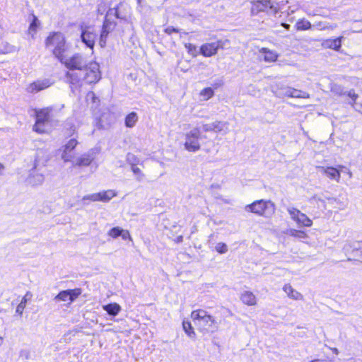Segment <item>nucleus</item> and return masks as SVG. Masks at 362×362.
<instances>
[{
	"mask_svg": "<svg viewBox=\"0 0 362 362\" xmlns=\"http://www.w3.org/2000/svg\"><path fill=\"white\" fill-rule=\"evenodd\" d=\"M182 327L185 332L189 338L195 339L196 333L190 322L184 320L182 322Z\"/></svg>",
	"mask_w": 362,
	"mask_h": 362,
	"instance_id": "obj_25",
	"label": "nucleus"
},
{
	"mask_svg": "<svg viewBox=\"0 0 362 362\" xmlns=\"http://www.w3.org/2000/svg\"><path fill=\"white\" fill-rule=\"evenodd\" d=\"M182 236H179V237L177 238V241H178V242H180V241H182Z\"/></svg>",
	"mask_w": 362,
	"mask_h": 362,
	"instance_id": "obj_54",
	"label": "nucleus"
},
{
	"mask_svg": "<svg viewBox=\"0 0 362 362\" xmlns=\"http://www.w3.org/2000/svg\"><path fill=\"white\" fill-rule=\"evenodd\" d=\"M73 127L74 126H71V129H72ZM74 132H75V129H71V132H70L69 134H72Z\"/></svg>",
	"mask_w": 362,
	"mask_h": 362,
	"instance_id": "obj_55",
	"label": "nucleus"
},
{
	"mask_svg": "<svg viewBox=\"0 0 362 362\" xmlns=\"http://www.w3.org/2000/svg\"><path fill=\"white\" fill-rule=\"evenodd\" d=\"M297 223L300 226L310 227L312 226L313 221L305 214L300 212V218H298V221Z\"/></svg>",
	"mask_w": 362,
	"mask_h": 362,
	"instance_id": "obj_30",
	"label": "nucleus"
},
{
	"mask_svg": "<svg viewBox=\"0 0 362 362\" xmlns=\"http://www.w3.org/2000/svg\"><path fill=\"white\" fill-rule=\"evenodd\" d=\"M202 130L204 132H214V122L203 124Z\"/></svg>",
	"mask_w": 362,
	"mask_h": 362,
	"instance_id": "obj_45",
	"label": "nucleus"
},
{
	"mask_svg": "<svg viewBox=\"0 0 362 362\" xmlns=\"http://www.w3.org/2000/svg\"><path fill=\"white\" fill-rule=\"evenodd\" d=\"M242 302L249 306L256 304V297L251 291H245L240 296Z\"/></svg>",
	"mask_w": 362,
	"mask_h": 362,
	"instance_id": "obj_18",
	"label": "nucleus"
},
{
	"mask_svg": "<svg viewBox=\"0 0 362 362\" xmlns=\"http://www.w3.org/2000/svg\"><path fill=\"white\" fill-rule=\"evenodd\" d=\"M103 309L110 315L115 317L121 311V306L116 303H113L103 305Z\"/></svg>",
	"mask_w": 362,
	"mask_h": 362,
	"instance_id": "obj_19",
	"label": "nucleus"
},
{
	"mask_svg": "<svg viewBox=\"0 0 362 362\" xmlns=\"http://www.w3.org/2000/svg\"><path fill=\"white\" fill-rule=\"evenodd\" d=\"M325 174H326L329 178L339 181L340 179V172L334 167H320V168Z\"/></svg>",
	"mask_w": 362,
	"mask_h": 362,
	"instance_id": "obj_17",
	"label": "nucleus"
},
{
	"mask_svg": "<svg viewBox=\"0 0 362 362\" xmlns=\"http://www.w3.org/2000/svg\"><path fill=\"white\" fill-rule=\"evenodd\" d=\"M59 62L64 64L70 71H72L71 72H74V71L75 70L78 71V74L88 64L86 58L80 54H75L69 58L64 56L63 60Z\"/></svg>",
	"mask_w": 362,
	"mask_h": 362,
	"instance_id": "obj_8",
	"label": "nucleus"
},
{
	"mask_svg": "<svg viewBox=\"0 0 362 362\" xmlns=\"http://www.w3.org/2000/svg\"><path fill=\"white\" fill-rule=\"evenodd\" d=\"M78 141L76 139H70L64 146L62 153V158L64 162H71L74 158L72 151L76 148Z\"/></svg>",
	"mask_w": 362,
	"mask_h": 362,
	"instance_id": "obj_14",
	"label": "nucleus"
},
{
	"mask_svg": "<svg viewBox=\"0 0 362 362\" xmlns=\"http://www.w3.org/2000/svg\"><path fill=\"white\" fill-rule=\"evenodd\" d=\"M138 3L140 4L141 2V0H137Z\"/></svg>",
	"mask_w": 362,
	"mask_h": 362,
	"instance_id": "obj_58",
	"label": "nucleus"
},
{
	"mask_svg": "<svg viewBox=\"0 0 362 362\" xmlns=\"http://www.w3.org/2000/svg\"><path fill=\"white\" fill-rule=\"evenodd\" d=\"M293 95L292 98H309L310 94L307 92L303 91L301 90L296 89L292 88Z\"/></svg>",
	"mask_w": 362,
	"mask_h": 362,
	"instance_id": "obj_32",
	"label": "nucleus"
},
{
	"mask_svg": "<svg viewBox=\"0 0 362 362\" xmlns=\"http://www.w3.org/2000/svg\"><path fill=\"white\" fill-rule=\"evenodd\" d=\"M2 341H3V339L1 337H0V346L2 344Z\"/></svg>",
	"mask_w": 362,
	"mask_h": 362,
	"instance_id": "obj_57",
	"label": "nucleus"
},
{
	"mask_svg": "<svg viewBox=\"0 0 362 362\" xmlns=\"http://www.w3.org/2000/svg\"><path fill=\"white\" fill-rule=\"evenodd\" d=\"M25 356L26 358L28 357V352L27 351H22L21 352V356Z\"/></svg>",
	"mask_w": 362,
	"mask_h": 362,
	"instance_id": "obj_52",
	"label": "nucleus"
},
{
	"mask_svg": "<svg viewBox=\"0 0 362 362\" xmlns=\"http://www.w3.org/2000/svg\"><path fill=\"white\" fill-rule=\"evenodd\" d=\"M330 90L334 95L338 96L346 95V91L344 90V88L339 85L337 83H331L330 84Z\"/></svg>",
	"mask_w": 362,
	"mask_h": 362,
	"instance_id": "obj_26",
	"label": "nucleus"
},
{
	"mask_svg": "<svg viewBox=\"0 0 362 362\" xmlns=\"http://www.w3.org/2000/svg\"><path fill=\"white\" fill-rule=\"evenodd\" d=\"M206 138L202 134L200 128L194 127L186 134L185 148L190 152H197L201 148V142Z\"/></svg>",
	"mask_w": 362,
	"mask_h": 362,
	"instance_id": "obj_5",
	"label": "nucleus"
},
{
	"mask_svg": "<svg viewBox=\"0 0 362 362\" xmlns=\"http://www.w3.org/2000/svg\"><path fill=\"white\" fill-rule=\"evenodd\" d=\"M251 13L257 15L260 12H276V7L270 0H257L252 2Z\"/></svg>",
	"mask_w": 362,
	"mask_h": 362,
	"instance_id": "obj_10",
	"label": "nucleus"
},
{
	"mask_svg": "<svg viewBox=\"0 0 362 362\" xmlns=\"http://www.w3.org/2000/svg\"><path fill=\"white\" fill-rule=\"evenodd\" d=\"M214 93L211 88H206L203 89L201 92V95L206 98V99H209L214 95Z\"/></svg>",
	"mask_w": 362,
	"mask_h": 362,
	"instance_id": "obj_41",
	"label": "nucleus"
},
{
	"mask_svg": "<svg viewBox=\"0 0 362 362\" xmlns=\"http://www.w3.org/2000/svg\"><path fill=\"white\" fill-rule=\"evenodd\" d=\"M51 86V82L48 79L37 80L30 83L28 88L27 91L30 93H37L42 90Z\"/></svg>",
	"mask_w": 362,
	"mask_h": 362,
	"instance_id": "obj_15",
	"label": "nucleus"
},
{
	"mask_svg": "<svg viewBox=\"0 0 362 362\" xmlns=\"http://www.w3.org/2000/svg\"><path fill=\"white\" fill-rule=\"evenodd\" d=\"M32 295L30 292H27L25 296L22 298L21 303L18 305L16 312L19 315H22L23 311L25 307L26 303L28 299L31 298Z\"/></svg>",
	"mask_w": 362,
	"mask_h": 362,
	"instance_id": "obj_28",
	"label": "nucleus"
},
{
	"mask_svg": "<svg viewBox=\"0 0 362 362\" xmlns=\"http://www.w3.org/2000/svg\"><path fill=\"white\" fill-rule=\"evenodd\" d=\"M245 210L265 218H270L275 212V205L271 201L260 199L247 205Z\"/></svg>",
	"mask_w": 362,
	"mask_h": 362,
	"instance_id": "obj_4",
	"label": "nucleus"
},
{
	"mask_svg": "<svg viewBox=\"0 0 362 362\" xmlns=\"http://www.w3.org/2000/svg\"><path fill=\"white\" fill-rule=\"evenodd\" d=\"M52 110V107H48L35 111L36 121L33 127V131L40 134L47 132V124L49 121Z\"/></svg>",
	"mask_w": 362,
	"mask_h": 362,
	"instance_id": "obj_6",
	"label": "nucleus"
},
{
	"mask_svg": "<svg viewBox=\"0 0 362 362\" xmlns=\"http://www.w3.org/2000/svg\"><path fill=\"white\" fill-rule=\"evenodd\" d=\"M292 88L291 87H284L281 88L282 95L292 98L293 93H292Z\"/></svg>",
	"mask_w": 362,
	"mask_h": 362,
	"instance_id": "obj_44",
	"label": "nucleus"
},
{
	"mask_svg": "<svg viewBox=\"0 0 362 362\" xmlns=\"http://www.w3.org/2000/svg\"><path fill=\"white\" fill-rule=\"evenodd\" d=\"M81 40L82 42L90 49H93L98 34L94 28L85 24L80 25Z\"/></svg>",
	"mask_w": 362,
	"mask_h": 362,
	"instance_id": "obj_9",
	"label": "nucleus"
},
{
	"mask_svg": "<svg viewBox=\"0 0 362 362\" xmlns=\"http://www.w3.org/2000/svg\"><path fill=\"white\" fill-rule=\"evenodd\" d=\"M100 202H108L113 197L117 196V192L113 189H108L106 191L100 192Z\"/></svg>",
	"mask_w": 362,
	"mask_h": 362,
	"instance_id": "obj_22",
	"label": "nucleus"
},
{
	"mask_svg": "<svg viewBox=\"0 0 362 362\" xmlns=\"http://www.w3.org/2000/svg\"><path fill=\"white\" fill-rule=\"evenodd\" d=\"M44 181V176L42 174H30L28 178V182L32 185H40Z\"/></svg>",
	"mask_w": 362,
	"mask_h": 362,
	"instance_id": "obj_27",
	"label": "nucleus"
},
{
	"mask_svg": "<svg viewBox=\"0 0 362 362\" xmlns=\"http://www.w3.org/2000/svg\"><path fill=\"white\" fill-rule=\"evenodd\" d=\"M120 236L124 240H126L127 239L131 240V235H130V234H129L128 230L122 229V234L120 235Z\"/></svg>",
	"mask_w": 362,
	"mask_h": 362,
	"instance_id": "obj_46",
	"label": "nucleus"
},
{
	"mask_svg": "<svg viewBox=\"0 0 362 362\" xmlns=\"http://www.w3.org/2000/svg\"><path fill=\"white\" fill-rule=\"evenodd\" d=\"M346 95H347L351 100V101L349 102V104L352 107H354V104L356 103V101L358 98V95L355 93V90L354 89H351L349 91H346Z\"/></svg>",
	"mask_w": 362,
	"mask_h": 362,
	"instance_id": "obj_35",
	"label": "nucleus"
},
{
	"mask_svg": "<svg viewBox=\"0 0 362 362\" xmlns=\"http://www.w3.org/2000/svg\"><path fill=\"white\" fill-rule=\"evenodd\" d=\"M4 169V165L0 163V170H3Z\"/></svg>",
	"mask_w": 362,
	"mask_h": 362,
	"instance_id": "obj_56",
	"label": "nucleus"
},
{
	"mask_svg": "<svg viewBox=\"0 0 362 362\" xmlns=\"http://www.w3.org/2000/svg\"><path fill=\"white\" fill-rule=\"evenodd\" d=\"M46 48L50 49L53 55L59 60L62 61L64 53L67 50L66 39L60 32H52L45 40Z\"/></svg>",
	"mask_w": 362,
	"mask_h": 362,
	"instance_id": "obj_2",
	"label": "nucleus"
},
{
	"mask_svg": "<svg viewBox=\"0 0 362 362\" xmlns=\"http://www.w3.org/2000/svg\"><path fill=\"white\" fill-rule=\"evenodd\" d=\"M66 76L71 85V91L75 93V89L81 86L82 81L88 84L95 83L101 78V74L99 64L90 62L79 74L78 72L67 71Z\"/></svg>",
	"mask_w": 362,
	"mask_h": 362,
	"instance_id": "obj_1",
	"label": "nucleus"
},
{
	"mask_svg": "<svg viewBox=\"0 0 362 362\" xmlns=\"http://www.w3.org/2000/svg\"><path fill=\"white\" fill-rule=\"evenodd\" d=\"M137 121H138L137 114L134 112H132L126 116L125 120H124V124L127 127L132 128L135 126Z\"/></svg>",
	"mask_w": 362,
	"mask_h": 362,
	"instance_id": "obj_24",
	"label": "nucleus"
},
{
	"mask_svg": "<svg viewBox=\"0 0 362 362\" xmlns=\"http://www.w3.org/2000/svg\"><path fill=\"white\" fill-rule=\"evenodd\" d=\"M81 293L80 288L68 289L60 291L54 298L55 301L73 302Z\"/></svg>",
	"mask_w": 362,
	"mask_h": 362,
	"instance_id": "obj_13",
	"label": "nucleus"
},
{
	"mask_svg": "<svg viewBox=\"0 0 362 362\" xmlns=\"http://www.w3.org/2000/svg\"><path fill=\"white\" fill-rule=\"evenodd\" d=\"M167 33L171 34L173 32H177V30L174 28H167L165 30Z\"/></svg>",
	"mask_w": 362,
	"mask_h": 362,
	"instance_id": "obj_48",
	"label": "nucleus"
},
{
	"mask_svg": "<svg viewBox=\"0 0 362 362\" xmlns=\"http://www.w3.org/2000/svg\"><path fill=\"white\" fill-rule=\"evenodd\" d=\"M335 26L329 25L327 23L318 22L313 25V28L317 30L333 29Z\"/></svg>",
	"mask_w": 362,
	"mask_h": 362,
	"instance_id": "obj_37",
	"label": "nucleus"
},
{
	"mask_svg": "<svg viewBox=\"0 0 362 362\" xmlns=\"http://www.w3.org/2000/svg\"><path fill=\"white\" fill-rule=\"evenodd\" d=\"M344 37H339L335 39H327L324 40L322 45L325 48L338 51L341 47V40Z\"/></svg>",
	"mask_w": 362,
	"mask_h": 362,
	"instance_id": "obj_16",
	"label": "nucleus"
},
{
	"mask_svg": "<svg viewBox=\"0 0 362 362\" xmlns=\"http://www.w3.org/2000/svg\"><path fill=\"white\" fill-rule=\"evenodd\" d=\"M163 225L164 228H165V229L171 228V226H168V223H165V220H164V219L163 220Z\"/></svg>",
	"mask_w": 362,
	"mask_h": 362,
	"instance_id": "obj_51",
	"label": "nucleus"
},
{
	"mask_svg": "<svg viewBox=\"0 0 362 362\" xmlns=\"http://www.w3.org/2000/svg\"><path fill=\"white\" fill-rule=\"evenodd\" d=\"M296 28L298 30H307L313 28L311 23L305 19H301L296 23Z\"/></svg>",
	"mask_w": 362,
	"mask_h": 362,
	"instance_id": "obj_29",
	"label": "nucleus"
},
{
	"mask_svg": "<svg viewBox=\"0 0 362 362\" xmlns=\"http://www.w3.org/2000/svg\"><path fill=\"white\" fill-rule=\"evenodd\" d=\"M287 211L290 214L291 218L298 223V218H300V211L294 207H288Z\"/></svg>",
	"mask_w": 362,
	"mask_h": 362,
	"instance_id": "obj_33",
	"label": "nucleus"
},
{
	"mask_svg": "<svg viewBox=\"0 0 362 362\" xmlns=\"http://www.w3.org/2000/svg\"><path fill=\"white\" fill-rule=\"evenodd\" d=\"M98 148H92L88 151L87 153L82 154L80 157L77 158L76 160H72V163L74 166L78 167H86L90 165V163L95 158L96 155L98 153Z\"/></svg>",
	"mask_w": 362,
	"mask_h": 362,
	"instance_id": "obj_11",
	"label": "nucleus"
},
{
	"mask_svg": "<svg viewBox=\"0 0 362 362\" xmlns=\"http://www.w3.org/2000/svg\"><path fill=\"white\" fill-rule=\"evenodd\" d=\"M39 25V21L37 18L35 16H33V21L31 22L30 25V30L35 31Z\"/></svg>",
	"mask_w": 362,
	"mask_h": 362,
	"instance_id": "obj_43",
	"label": "nucleus"
},
{
	"mask_svg": "<svg viewBox=\"0 0 362 362\" xmlns=\"http://www.w3.org/2000/svg\"><path fill=\"white\" fill-rule=\"evenodd\" d=\"M261 52L263 53L264 59L267 62H274L277 60L278 54L273 51L269 50L267 48H262Z\"/></svg>",
	"mask_w": 362,
	"mask_h": 362,
	"instance_id": "obj_21",
	"label": "nucleus"
},
{
	"mask_svg": "<svg viewBox=\"0 0 362 362\" xmlns=\"http://www.w3.org/2000/svg\"><path fill=\"white\" fill-rule=\"evenodd\" d=\"M223 83V81H214L212 85L214 86V87L218 88L222 86Z\"/></svg>",
	"mask_w": 362,
	"mask_h": 362,
	"instance_id": "obj_49",
	"label": "nucleus"
},
{
	"mask_svg": "<svg viewBox=\"0 0 362 362\" xmlns=\"http://www.w3.org/2000/svg\"><path fill=\"white\" fill-rule=\"evenodd\" d=\"M223 43L221 40L213 42L211 43H206L202 45L199 49V53L206 57H209L215 55L219 48H222Z\"/></svg>",
	"mask_w": 362,
	"mask_h": 362,
	"instance_id": "obj_12",
	"label": "nucleus"
},
{
	"mask_svg": "<svg viewBox=\"0 0 362 362\" xmlns=\"http://www.w3.org/2000/svg\"><path fill=\"white\" fill-rule=\"evenodd\" d=\"M216 250L220 254H225L228 251V246L226 243H218L216 245Z\"/></svg>",
	"mask_w": 362,
	"mask_h": 362,
	"instance_id": "obj_40",
	"label": "nucleus"
},
{
	"mask_svg": "<svg viewBox=\"0 0 362 362\" xmlns=\"http://www.w3.org/2000/svg\"><path fill=\"white\" fill-rule=\"evenodd\" d=\"M132 170L135 175H139L141 173V170L135 165H132Z\"/></svg>",
	"mask_w": 362,
	"mask_h": 362,
	"instance_id": "obj_47",
	"label": "nucleus"
},
{
	"mask_svg": "<svg viewBox=\"0 0 362 362\" xmlns=\"http://www.w3.org/2000/svg\"><path fill=\"white\" fill-rule=\"evenodd\" d=\"M329 203L332 204L338 205V206H337V208L339 209H344L346 207V202H340L337 198L329 199Z\"/></svg>",
	"mask_w": 362,
	"mask_h": 362,
	"instance_id": "obj_39",
	"label": "nucleus"
},
{
	"mask_svg": "<svg viewBox=\"0 0 362 362\" xmlns=\"http://www.w3.org/2000/svg\"><path fill=\"white\" fill-rule=\"evenodd\" d=\"M110 15H115L116 18H119L118 15L117 8H114L108 11L105 16V21L103 22L102 30L99 38V45L101 47H105L106 46L107 36L109 33L113 30L115 26V23L108 18V16Z\"/></svg>",
	"mask_w": 362,
	"mask_h": 362,
	"instance_id": "obj_7",
	"label": "nucleus"
},
{
	"mask_svg": "<svg viewBox=\"0 0 362 362\" xmlns=\"http://www.w3.org/2000/svg\"><path fill=\"white\" fill-rule=\"evenodd\" d=\"M185 47L187 49V52L192 55L193 57H197L198 52L197 49V47L191 43H187L185 45Z\"/></svg>",
	"mask_w": 362,
	"mask_h": 362,
	"instance_id": "obj_38",
	"label": "nucleus"
},
{
	"mask_svg": "<svg viewBox=\"0 0 362 362\" xmlns=\"http://www.w3.org/2000/svg\"><path fill=\"white\" fill-rule=\"evenodd\" d=\"M283 290L292 299L299 300L303 298V296L299 292L295 291L290 284L284 285Z\"/></svg>",
	"mask_w": 362,
	"mask_h": 362,
	"instance_id": "obj_20",
	"label": "nucleus"
},
{
	"mask_svg": "<svg viewBox=\"0 0 362 362\" xmlns=\"http://www.w3.org/2000/svg\"><path fill=\"white\" fill-rule=\"evenodd\" d=\"M122 228L118 226L114 227L108 231L107 235L112 238H117L122 234Z\"/></svg>",
	"mask_w": 362,
	"mask_h": 362,
	"instance_id": "obj_36",
	"label": "nucleus"
},
{
	"mask_svg": "<svg viewBox=\"0 0 362 362\" xmlns=\"http://www.w3.org/2000/svg\"><path fill=\"white\" fill-rule=\"evenodd\" d=\"M310 362H329V361L327 359H315Z\"/></svg>",
	"mask_w": 362,
	"mask_h": 362,
	"instance_id": "obj_50",
	"label": "nucleus"
},
{
	"mask_svg": "<svg viewBox=\"0 0 362 362\" xmlns=\"http://www.w3.org/2000/svg\"><path fill=\"white\" fill-rule=\"evenodd\" d=\"M282 26L286 30H289L290 28V25L285 23H282Z\"/></svg>",
	"mask_w": 362,
	"mask_h": 362,
	"instance_id": "obj_53",
	"label": "nucleus"
},
{
	"mask_svg": "<svg viewBox=\"0 0 362 362\" xmlns=\"http://www.w3.org/2000/svg\"><path fill=\"white\" fill-rule=\"evenodd\" d=\"M100 194L98 192L84 196L82 199V201L84 202V204H87L86 201L100 202Z\"/></svg>",
	"mask_w": 362,
	"mask_h": 362,
	"instance_id": "obj_34",
	"label": "nucleus"
},
{
	"mask_svg": "<svg viewBox=\"0 0 362 362\" xmlns=\"http://www.w3.org/2000/svg\"><path fill=\"white\" fill-rule=\"evenodd\" d=\"M228 130V124L226 122L216 121L214 122V132H223L227 133Z\"/></svg>",
	"mask_w": 362,
	"mask_h": 362,
	"instance_id": "obj_23",
	"label": "nucleus"
},
{
	"mask_svg": "<svg viewBox=\"0 0 362 362\" xmlns=\"http://www.w3.org/2000/svg\"><path fill=\"white\" fill-rule=\"evenodd\" d=\"M286 234L300 239L305 238L307 236L305 232L296 229H288Z\"/></svg>",
	"mask_w": 362,
	"mask_h": 362,
	"instance_id": "obj_31",
	"label": "nucleus"
},
{
	"mask_svg": "<svg viewBox=\"0 0 362 362\" xmlns=\"http://www.w3.org/2000/svg\"><path fill=\"white\" fill-rule=\"evenodd\" d=\"M356 245H358V243L357 242H354L353 243H346L344 247V250L346 251V252H349L351 250V249L353 248V250H355L356 249L357 250V247H356Z\"/></svg>",
	"mask_w": 362,
	"mask_h": 362,
	"instance_id": "obj_42",
	"label": "nucleus"
},
{
	"mask_svg": "<svg viewBox=\"0 0 362 362\" xmlns=\"http://www.w3.org/2000/svg\"><path fill=\"white\" fill-rule=\"evenodd\" d=\"M191 317L194 321V323L198 326L199 329L203 332H215L217 329V323L214 318L207 314V312L204 310H194Z\"/></svg>",
	"mask_w": 362,
	"mask_h": 362,
	"instance_id": "obj_3",
	"label": "nucleus"
}]
</instances>
